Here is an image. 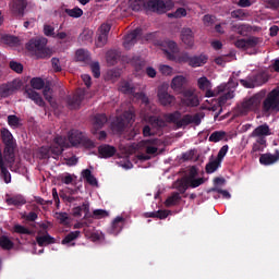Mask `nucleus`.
Masks as SVG:
<instances>
[{
  "label": "nucleus",
  "mask_w": 279,
  "mask_h": 279,
  "mask_svg": "<svg viewBox=\"0 0 279 279\" xmlns=\"http://www.w3.org/2000/svg\"><path fill=\"white\" fill-rule=\"evenodd\" d=\"M197 86L201 90L206 92L205 97H215V95H220V93L223 94L218 100H214V104L209 107V110L217 112L221 106L226 105V101L234 99V89L239 86V83L230 78L227 84H221L216 90H211L213 84L208 77L202 76L197 80Z\"/></svg>",
  "instance_id": "obj_1"
},
{
  "label": "nucleus",
  "mask_w": 279,
  "mask_h": 279,
  "mask_svg": "<svg viewBox=\"0 0 279 279\" xmlns=\"http://www.w3.org/2000/svg\"><path fill=\"white\" fill-rule=\"evenodd\" d=\"M197 168L195 166L191 167L185 174V177L181 181H177L174 184V189L179 191V193H186L189 189H197V186H202L206 179L197 178Z\"/></svg>",
  "instance_id": "obj_2"
},
{
  "label": "nucleus",
  "mask_w": 279,
  "mask_h": 279,
  "mask_svg": "<svg viewBox=\"0 0 279 279\" xmlns=\"http://www.w3.org/2000/svg\"><path fill=\"white\" fill-rule=\"evenodd\" d=\"M168 119L171 123H175L177 128H186V125H199L202 123V119H204V114L195 113L182 117L180 111H175L170 113Z\"/></svg>",
  "instance_id": "obj_3"
},
{
  "label": "nucleus",
  "mask_w": 279,
  "mask_h": 279,
  "mask_svg": "<svg viewBox=\"0 0 279 279\" xmlns=\"http://www.w3.org/2000/svg\"><path fill=\"white\" fill-rule=\"evenodd\" d=\"M1 138L2 143L4 144V161L9 167L14 165V149H16V142L14 141V136L8 129L1 130Z\"/></svg>",
  "instance_id": "obj_4"
},
{
  "label": "nucleus",
  "mask_w": 279,
  "mask_h": 279,
  "mask_svg": "<svg viewBox=\"0 0 279 279\" xmlns=\"http://www.w3.org/2000/svg\"><path fill=\"white\" fill-rule=\"evenodd\" d=\"M65 140V143H68V146H64V148L66 147H85L86 149H93V147H95V142H93V140L88 138V136H86V134L77 131V130H72L70 131L69 135H68V140L66 137H62Z\"/></svg>",
  "instance_id": "obj_5"
},
{
  "label": "nucleus",
  "mask_w": 279,
  "mask_h": 279,
  "mask_svg": "<svg viewBox=\"0 0 279 279\" xmlns=\"http://www.w3.org/2000/svg\"><path fill=\"white\" fill-rule=\"evenodd\" d=\"M64 147H69V143L62 136H57L50 147L44 146L39 148L40 158H58L63 151Z\"/></svg>",
  "instance_id": "obj_6"
},
{
  "label": "nucleus",
  "mask_w": 279,
  "mask_h": 279,
  "mask_svg": "<svg viewBox=\"0 0 279 279\" xmlns=\"http://www.w3.org/2000/svg\"><path fill=\"white\" fill-rule=\"evenodd\" d=\"M31 86L32 88H28L25 90V95L28 99H32L36 106H39L40 108H45V100H43V97L40 94H38L36 90H41V88H45V81L40 77H34L31 80Z\"/></svg>",
  "instance_id": "obj_7"
},
{
  "label": "nucleus",
  "mask_w": 279,
  "mask_h": 279,
  "mask_svg": "<svg viewBox=\"0 0 279 279\" xmlns=\"http://www.w3.org/2000/svg\"><path fill=\"white\" fill-rule=\"evenodd\" d=\"M158 147H160V140L158 138H150V140H144L137 144V148L145 149V154H140L138 159L140 160H149L151 158V155L156 154L158 151Z\"/></svg>",
  "instance_id": "obj_8"
},
{
  "label": "nucleus",
  "mask_w": 279,
  "mask_h": 279,
  "mask_svg": "<svg viewBox=\"0 0 279 279\" xmlns=\"http://www.w3.org/2000/svg\"><path fill=\"white\" fill-rule=\"evenodd\" d=\"M134 123V112L125 111L122 116L116 118L111 123V129L116 134H121L125 128H130Z\"/></svg>",
  "instance_id": "obj_9"
},
{
  "label": "nucleus",
  "mask_w": 279,
  "mask_h": 279,
  "mask_svg": "<svg viewBox=\"0 0 279 279\" xmlns=\"http://www.w3.org/2000/svg\"><path fill=\"white\" fill-rule=\"evenodd\" d=\"M46 47L47 38L45 37L31 39L26 44L27 51H31V53H34V56H37V58H45Z\"/></svg>",
  "instance_id": "obj_10"
},
{
  "label": "nucleus",
  "mask_w": 279,
  "mask_h": 279,
  "mask_svg": "<svg viewBox=\"0 0 279 279\" xmlns=\"http://www.w3.org/2000/svg\"><path fill=\"white\" fill-rule=\"evenodd\" d=\"M166 123L163 120L156 117H148V125L143 128L144 136H154L160 134V130L165 128Z\"/></svg>",
  "instance_id": "obj_11"
},
{
  "label": "nucleus",
  "mask_w": 279,
  "mask_h": 279,
  "mask_svg": "<svg viewBox=\"0 0 279 279\" xmlns=\"http://www.w3.org/2000/svg\"><path fill=\"white\" fill-rule=\"evenodd\" d=\"M268 80L269 75L266 72H262L246 80H240V83L244 88H256V86H263V84H266Z\"/></svg>",
  "instance_id": "obj_12"
},
{
  "label": "nucleus",
  "mask_w": 279,
  "mask_h": 279,
  "mask_svg": "<svg viewBox=\"0 0 279 279\" xmlns=\"http://www.w3.org/2000/svg\"><path fill=\"white\" fill-rule=\"evenodd\" d=\"M264 112H272V110L279 111V90L272 89L263 104Z\"/></svg>",
  "instance_id": "obj_13"
},
{
  "label": "nucleus",
  "mask_w": 279,
  "mask_h": 279,
  "mask_svg": "<svg viewBox=\"0 0 279 279\" xmlns=\"http://www.w3.org/2000/svg\"><path fill=\"white\" fill-rule=\"evenodd\" d=\"M120 90L121 93H124V95H133V97L142 101V104H149V98L147 95H145V93H136V88H134L132 83L122 82L120 84Z\"/></svg>",
  "instance_id": "obj_14"
},
{
  "label": "nucleus",
  "mask_w": 279,
  "mask_h": 279,
  "mask_svg": "<svg viewBox=\"0 0 279 279\" xmlns=\"http://www.w3.org/2000/svg\"><path fill=\"white\" fill-rule=\"evenodd\" d=\"M260 101H263V95L260 94H256L251 98L245 99L239 107L240 112L245 114V112H250V110H256V108L260 106Z\"/></svg>",
  "instance_id": "obj_15"
},
{
  "label": "nucleus",
  "mask_w": 279,
  "mask_h": 279,
  "mask_svg": "<svg viewBox=\"0 0 279 279\" xmlns=\"http://www.w3.org/2000/svg\"><path fill=\"white\" fill-rule=\"evenodd\" d=\"M251 138H257L259 145H265L267 143L266 136H271V129L268 124H262L257 126L252 133Z\"/></svg>",
  "instance_id": "obj_16"
},
{
  "label": "nucleus",
  "mask_w": 279,
  "mask_h": 279,
  "mask_svg": "<svg viewBox=\"0 0 279 279\" xmlns=\"http://www.w3.org/2000/svg\"><path fill=\"white\" fill-rule=\"evenodd\" d=\"M168 85H160L158 87L157 96L161 106H173L175 104V96L169 94Z\"/></svg>",
  "instance_id": "obj_17"
},
{
  "label": "nucleus",
  "mask_w": 279,
  "mask_h": 279,
  "mask_svg": "<svg viewBox=\"0 0 279 279\" xmlns=\"http://www.w3.org/2000/svg\"><path fill=\"white\" fill-rule=\"evenodd\" d=\"M234 45L238 49H242V51H247L250 49H256V47L260 45V38L251 36L248 38L238 39Z\"/></svg>",
  "instance_id": "obj_18"
},
{
  "label": "nucleus",
  "mask_w": 279,
  "mask_h": 279,
  "mask_svg": "<svg viewBox=\"0 0 279 279\" xmlns=\"http://www.w3.org/2000/svg\"><path fill=\"white\" fill-rule=\"evenodd\" d=\"M181 95H183L181 99L183 106H189L191 108L199 106V98L195 94V90L185 89L183 93H181Z\"/></svg>",
  "instance_id": "obj_19"
},
{
  "label": "nucleus",
  "mask_w": 279,
  "mask_h": 279,
  "mask_svg": "<svg viewBox=\"0 0 279 279\" xmlns=\"http://www.w3.org/2000/svg\"><path fill=\"white\" fill-rule=\"evenodd\" d=\"M161 47H163V53H166L168 60H175V53H180V48L175 41L163 40Z\"/></svg>",
  "instance_id": "obj_20"
},
{
  "label": "nucleus",
  "mask_w": 279,
  "mask_h": 279,
  "mask_svg": "<svg viewBox=\"0 0 279 279\" xmlns=\"http://www.w3.org/2000/svg\"><path fill=\"white\" fill-rule=\"evenodd\" d=\"M19 88H21V82L19 81L0 85V97H10V95H14Z\"/></svg>",
  "instance_id": "obj_21"
},
{
  "label": "nucleus",
  "mask_w": 279,
  "mask_h": 279,
  "mask_svg": "<svg viewBox=\"0 0 279 279\" xmlns=\"http://www.w3.org/2000/svg\"><path fill=\"white\" fill-rule=\"evenodd\" d=\"M25 8H27V0H13L11 12L17 19H22L25 15Z\"/></svg>",
  "instance_id": "obj_22"
},
{
  "label": "nucleus",
  "mask_w": 279,
  "mask_h": 279,
  "mask_svg": "<svg viewBox=\"0 0 279 279\" xmlns=\"http://www.w3.org/2000/svg\"><path fill=\"white\" fill-rule=\"evenodd\" d=\"M189 80L184 75H177L172 78L170 88L174 90V93H179V95H182V93L185 90L184 86H186V83Z\"/></svg>",
  "instance_id": "obj_23"
},
{
  "label": "nucleus",
  "mask_w": 279,
  "mask_h": 279,
  "mask_svg": "<svg viewBox=\"0 0 279 279\" xmlns=\"http://www.w3.org/2000/svg\"><path fill=\"white\" fill-rule=\"evenodd\" d=\"M181 40L187 47V49H193V45H195V35L193 29L189 27L182 28Z\"/></svg>",
  "instance_id": "obj_24"
},
{
  "label": "nucleus",
  "mask_w": 279,
  "mask_h": 279,
  "mask_svg": "<svg viewBox=\"0 0 279 279\" xmlns=\"http://www.w3.org/2000/svg\"><path fill=\"white\" fill-rule=\"evenodd\" d=\"M86 95V92L84 89H80L76 92V94L73 97L68 98V106L72 110H76V108H80L82 106V101H84V97Z\"/></svg>",
  "instance_id": "obj_25"
},
{
  "label": "nucleus",
  "mask_w": 279,
  "mask_h": 279,
  "mask_svg": "<svg viewBox=\"0 0 279 279\" xmlns=\"http://www.w3.org/2000/svg\"><path fill=\"white\" fill-rule=\"evenodd\" d=\"M110 33V24H102L98 29V38L96 47H104L108 43V34Z\"/></svg>",
  "instance_id": "obj_26"
},
{
  "label": "nucleus",
  "mask_w": 279,
  "mask_h": 279,
  "mask_svg": "<svg viewBox=\"0 0 279 279\" xmlns=\"http://www.w3.org/2000/svg\"><path fill=\"white\" fill-rule=\"evenodd\" d=\"M142 31L141 28H136L125 36L123 41V47L125 49H130L135 43H138V38H141Z\"/></svg>",
  "instance_id": "obj_27"
},
{
  "label": "nucleus",
  "mask_w": 279,
  "mask_h": 279,
  "mask_svg": "<svg viewBox=\"0 0 279 279\" xmlns=\"http://www.w3.org/2000/svg\"><path fill=\"white\" fill-rule=\"evenodd\" d=\"M279 160V150H276L275 154L266 153L260 155L259 162L265 167H269V165H275Z\"/></svg>",
  "instance_id": "obj_28"
},
{
  "label": "nucleus",
  "mask_w": 279,
  "mask_h": 279,
  "mask_svg": "<svg viewBox=\"0 0 279 279\" xmlns=\"http://www.w3.org/2000/svg\"><path fill=\"white\" fill-rule=\"evenodd\" d=\"M37 244L43 247L45 245H51V243H56V239L53 236H50V234L46 231H39L36 236Z\"/></svg>",
  "instance_id": "obj_29"
},
{
  "label": "nucleus",
  "mask_w": 279,
  "mask_h": 279,
  "mask_svg": "<svg viewBox=\"0 0 279 279\" xmlns=\"http://www.w3.org/2000/svg\"><path fill=\"white\" fill-rule=\"evenodd\" d=\"M206 62H208V56L204 53L195 54L190 59V66L197 69L198 66H204Z\"/></svg>",
  "instance_id": "obj_30"
},
{
  "label": "nucleus",
  "mask_w": 279,
  "mask_h": 279,
  "mask_svg": "<svg viewBox=\"0 0 279 279\" xmlns=\"http://www.w3.org/2000/svg\"><path fill=\"white\" fill-rule=\"evenodd\" d=\"M0 43H2V45H7L8 47H19V45H21L19 37L12 35H2L0 37Z\"/></svg>",
  "instance_id": "obj_31"
},
{
  "label": "nucleus",
  "mask_w": 279,
  "mask_h": 279,
  "mask_svg": "<svg viewBox=\"0 0 279 279\" xmlns=\"http://www.w3.org/2000/svg\"><path fill=\"white\" fill-rule=\"evenodd\" d=\"M0 177L2 180H4L5 184H10L12 182V174H10V171H8V168L5 167V161H3V156L0 153Z\"/></svg>",
  "instance_id": "obj_32"
},
{
  "label": "nucleus",
  "mask_w": 279,
  "mask_h": 279,
  "mask_svg": "<svg viewBox=\"0 0 279 279\" xmlns=\"http://www.w3.org/2000/svg\"><path fill=\"white\" fill-rule=\"evenodd\" d=\"M100 158H112L117 154V148L110 145H102L98 148Z\"/></svg>",
  "instance_id": "obj_33"
},
{
  "label": "nucleus",
  "mask_w": 279,
  "mask_h": 279,
  "mask_svg": "<svg viewBox=\"0 0 279 279\" xmlns=\"http://www.w3.org/2000/svg\"><path fill=\"white\" fill-rule=\"evenodd\" d=\"M124 221L125 219L123 217L118 216L112 222L111 230H109L110 234H114V236H117V234L123 230Z\"/></svg>",
  "instance_id": "obj_34"
},
{
  "label": "nucleus",
  "mask_w": 279,
  "mask_h": 279,
  "mask_svg": "<svg viewBox=\"0 0 279 279\" xmlns=\"http://www.w3.org/2000/svg\"><path fill=\"white\" fill-rule=\"evenodd\" d=\"M232 31L240 34V36H247L252 32V26L250 24H234Z\"/></svg>",
  "instance_id": "obj_35"
},
{
  "label": "nucleus",
  "mask_w": 279,
  "mask_h": 279,
  "mask_svg": "<svg viewBox=\"0 0 279 279\" xmlns=\"http://www.w3.org/2000/svg\"><path fill=\"white\" fill-rule=\"evenodd\" d=\"M106 123H108V117L106 114L100 113L94 117L93 125L95 130H101Z\"/></svg>",
  "instance_id": "obj_36"
},
{
  "label": "nucleus",
  "mask_w": 279,
  "mask_h": 279,
  "mask_svg": "<svg viewBox=\"0 0 279 279\" xmlns=\"http://www.w3.org/2000/svg\"><path fill=\"white\" fill-rule=\"evenodd\" d=\"M147 7L153 10V12H165V1L162 0H149Z\"/></svg>",
  "instance_id": "obj_37"
},
{
  "label": "nucleus",
  "mask_w": 279,
  "mask_h": 279,
  "mask_svg": "<svg viewBox=\"0 0 279 279\" xmlns=\"http://www.w3.org/2000/svg\"><path fill=\"white\" fill-rule=\"evenodd\" d=\"M129 5L131 10L134 12H141V10H145V7L147 5L146 0H129Z\"/></svg>",
  "instance_id": "obj_38"
},
{
  "label": "nucleus",
  "mask_w": 279,
  "mask_h": 279,
  "mask_svg": "<svg viewBox=\"0 0 279 279\" xmlns=\"http://www.w3.org/2000/svg\"><path fill=\"white\" fill-rule=\"evenodd\" d=\"M7 204L9 206H24L26 204L25 197L22 195L12 196L10 198H7Z\"/></svg>",
  "instance_id": "obj_39"
},
{
  "label": "nucleus",
  "mask_w": 279,
  "mask_h": 279,
  "mask_svg": "<svg viewBox=\"0 0 279 279\" xmlns=\"http://www.w3.org/2000/svg\"><path fill=\"white\" fill-rule=\"evenodd\" d=\"M82 175L84 178V180H86V182H88V184H90L92 186H97V178H95V175H93V172L88 169H85L82 171Z\"/></svg>",
  "instance_id": "obj_40"
},
{
  "label": "nucleus",
  "mask_w": 279,
  "mask_h": 279,
  "mask_svg": "<svg viewBox=\"0 0 279 279\" xmlns=\"http://www.w3.org/2000/svg\"><path fill=\"white\" fill-rule=\"evenodd\" d=\"M75 58L77 62H88V60H90V53H88V50L78 49Z\"/></svg>",
  "instance_id": "obj_41"
},
{
  "label": "nucleus",
  "mask_w": 279,
  "mask_h": 279,
  "mask_svg": "<svg viewBox=\"0 0 279 279\" xmlns=\"http://www.w3.org/2000/svg\"><path fill=\"white\" fill-rule=\"evenodd\" d=\"M0 247H2V250H12L14 247V243L11 242L10 238L2 235L0 236Z\"/></svg>",
  "instance_id": "obj_42"
},
{
  "label": "nucleus",
  "mask_w": 279,
  "mask_h": 279,
  "mask_svg": "<svg viewBox=\"0 0 279 279\" xmlns=\"http://www.w3.org/2000/svg\"><path fill=\"white\" fill-rule=\"evenodd\" d=\"M232 19H238L239 21H245L250 14L243 9H238L231 13Z\"/></svg>",
  "instance_id": "obj_43"
},
{
  "label": "nucleus",
  "mask_w": 279,
  "mask_h": 279,
  "mask_svg": "<svg viewBox=\"0 0 279 279\" xmlns=\"http://www.w3.org/2000/svg\"><path fill=\"white\" fill-rule=\"evenodd\" d=\"M8 123L10 128H12L13 130H16L21 128V118L16 116H8Z\"/></svg>",
  "instance_id": "obj_44"
},
{
  "label": "nucleus",
  "mask_w": 279,
  "mask_h": 279,
  "mask_svg": "<svg viewBox=\"0 0 279 279\" xmlns=\"http://www.w3.org/2000/svg\"><path fill=\"white\" fill-rule=\"evenodd\" d=\"M219 167H221V161H219V159H215L214 161L207 163L206 171L207 173H215V171H217Z\"/></svg>",
  "instance_id": "obj_45"
},
{
  "label": "nucleus",
  "mask_w": 279,
  "mask_h": 279,
  "mask_svg": "<svg viewBox=\"0 0 279 279\" xmlns=\"http://www.w3.org/2000/svg\"><path fill=\"white\" fill-rule=\"evenodd\" d=\"M226 138V132L216 131L209 136L210 143H219V141H223Z\"/></svg>",
  "instance_id": "obj_46"
},
{
  "label": "nucleus",
  "mask_w": 279,
  "mask_h": 279,
  "mask_svg": "<svg viewBox=\"0 0 279 279\" xmlns=\"http://www.w3.org/2000/svg\"><path fill=\"white\" fill-rule=\"evenodd\" d=\"M52 93L53 92L51 90V87L49 86L44 87V97L46 101H49L50 106H52V108H56V102H53V97L51 96Z\"/></svg>",
  "instance_id": "obj_47"
},
{
  "label": "nucleus",
  "mask_w": 279,
  "mask_h": 279,
  "mask_svg": "<svg viewBox=\"0 0 279 279\" xmlns=\"http://www.w3.org/2000/svg\"><path fill=\"white\" fill-rule=\"evenodd\" d=\"M180 199H182V197L180 196V193L174 192L170 197L166 199V206H175V204H178Z\"/></svg>",
  "instance_id": "obj_48"
},
{
  "label": "nucleus",
  "mask_w": 279,
  "mask_h": 279,
  "mask_svg": "<svg viewBox=\"0 0 279 279\" xmlns=\"http://www.w3.org/2000/svg\"><path fill=\"white\" fill-rule=\"evenodd\" d=\"M118 59H119V53L116 50H110L107 52L108 64H111V65L117 64Z\"/></svg>",
  "instance_id": "obj_49"
},
{
  "label": "nucleus",
  "mask_w": 279,
  "mask_h": 279,
  "mask_svg": "<svg viewBox=\"0 0 279 279\" xmlns=\"http://www.w3.org/2000/svg\"><path fill=\"white\" fill-rule=\"evenodd\" d=\"M77 238H80V231H72L62 240V244L69 245V243L75 241Z\"/></svg>",
  "instance_id": "obj_50"
},
{
  "label": "nucleus",
  "mask_w": 279,
  "mask_h": 279,
  "mask_svg": "<svg viewBox=\"0 0 279 279\" xmlns=\"http://www.w3.org/2000/svg\"><path fill=\"white\" fill-rule=\"evenodd\" d=\"M65 13L68 14V16H72V19H80V16L84 14V11H82V9L80 8H74V9H66Z\"/></svg>",
  "instance_id": "obj_51"
},
{
  "label": "nucleus",
  "mask_w": 279,
  "mask_h": 279,
  "mask_svg": "<svg viewBox=\"0 0 279 279\" xmlns=\"http://www.w3.org/2000/svg\"><path fill=\"white\" fill-rule=\"evenodd\" d=\"M186 14H187L186 9L179 8L175 10V12L170 13L168 16L170 19H184V16H186Z\"/></svg>",
  "instance_id": "obj_52"
},
{
  "label": "nucleus",
  "mask_w": 279,
  "mask_h": 279,
  "mask_svg": "<svg viewBox=\"0 0 279 279\" xmlns=\"http://www.w3.org/2000/svg\"><path fill=\"white\" fill-rule=\"evenodd\" d=\"M131 64H133V66H135L136 71H141V69H143V66H145V61L143 59H141V57H134L131 60Z\"/></svg>",
  "instance_id": "obj_53"
},
{
  "label": "nucleus",
  "mask_w": 279,
  "mask_h": 279,
  "mask_svg": "<svg viewBox=\"0 0 279 279\" xmlns=\"http://www.w3.org/2000/svg\"><path fill=\"white\" fill-rule=\"evenodd\" d=\"M56 219L63 226H69V214L66 213H57Z\"/></svg>",
  "instance_id": "obj_54"
},
{
  "label": "nucleus",
  "mask_w": 279,
  "mask_h": 279,
  "mask_svg": "<svg viewBox=\"0 0 279 279\" xmlns=\"http://www.w3.org/2000/svg\"><path fill=\"white\" fill-rule=\"evenodd\" d=\"M14 232H16L17 234H32V231L27 228H25L24 226L21 225H15L13 227Z\"/></svg>",
  "instance_id": "obj_55"
},
{
  "label": "nucleus",
  "mask_w": 279,
  "mask_h": 279,
  "mask_svg": "<svg viewBox=\"0 0 279 279\" xmlns=\"http://www.w3.org/2000/svg\"><path fill=\"white\" fill-rule=\"evenodd\" d=\"M90 70L93 72L94 77H99L101 75V70L99 68V62H93L90 64Z\"/></svg>",
  "instance_id": "obj_56"
},
{
  "label": "nucleus",
  "mask_w": 279,
  "mask_h": 279,
  "mask_svg": "<svg viewBox=\"0 0 279 279\" xmlns=\"http://www.w3.org/2000/svg\"><path fill=\"white\" fill-rule=\"evenodd\" d=\"M159 71L162 75H173V68L169 65H165V64L159 65Z\"/></svg>",
  "instance_id": "obj_57"
},
{
  "label": "nucleus",
  "mask_w": 279,
  "mask_h": 279,
  "mask_svg": "<svg viewBox=\"0 0 279 279\" xmlns=\"http://www.w3.org/2000/svg\"><path fill=\"white\" fill-rule=\"evenodd\" d=\"M149 217H157L158 219H167V217H169V213H167V210H158L155 213H150Z\"/></svg>",
  "instance_id": "obj_58"
},
{
  "label": "nucleus",
  "mask_w": 279,
  "mask_h": 279,
  "mask_svg": "<svg viewBox=\"0 0 279 279\" xmlns=\"http://www.w3.org/2000/svg\"><path fill=\"white\" fill-rule=\"evenodd\" d=\"M10 69H12V71H15V73H23V64L16 61L10 62Z\"/></svg>",
  "instance_id": "obj_59"
},
{
  "label": "nucleus",
  "mask_w": 279,
  "mask_h": 279,
  "mask_svg": "<svg viewBox=\"0 0 279 279\" xmlns=\"http://www.w3.org/2000/svg\"><path fill=\"white\" fill-rule=\"evenodd\" d=\"M228 145H225L220 148V150L218 151V157H217V160L219 162H221L223 160V158H226V154H228Z\"/></svg>",
  "instance_id": "obj_60"
},
{
  "label": "nucleus",
  "mask_w": 279,
  "mask_h": 279,
  "mask_svg": "<svg viewBox=\"0 0 279 279\" xmlns=\"http://www.w3.org/2000/svg\"><path fill=\"white\" fill-rule=\"evenodd\" d=\"M178 62H187L189 66H191V56H189V52H182L178 58Z\"/></svg>",
  "instance_id": "obj_61"
},
{
  "label": "nucleus",
  "mask_w": 279,
  "mask_h": 279,
  "mask_svg": "<svg viewBox=\"0 0 279 279\" xmlns=\"http://www.w3.org/2000/svg\"><path fill=\"white\" fill-rule=\"evenodd\" d=\"M54 29L56 28H53V26H51V25H45L44 26V34L46 36H52L54 38L56 37Z\"/></svg>",
  "instance_id": "obj_62"
},
{
  "label": "nucleus",
  "mask_w": 279,
  "mask_h": 279,
  "mask_svg": "<svg viewBox=\"0 0 279 279\" xmlns=\"http://www.w3.org/2000/svg\"><path fill=\"white\" fill-rule=\"evenodd\" d=\"M203 23H204V25H206V27H210V25H213V23H215V16L208 15V14L204 15Z\"/></svg>",
  "instance_id": "obj_63"
},
{
  "label": "nucleus",
  "mask_w": 279,
  "mask_h": 279,
  "mask_svg": "<svg viewBox=\"0 0 279 279\" xmlns=\"http://www.w3.org/2000/svg\"><path fill=\"white\" fill-rule=\"evenodd\" d=\"M61 182H63V184H73V175L69 173L61 175Z\"/></svg>",
  "instance_id": "obj_64"
}]
</instances>
